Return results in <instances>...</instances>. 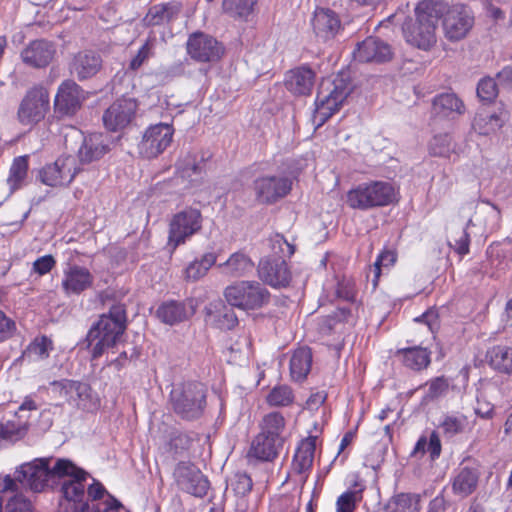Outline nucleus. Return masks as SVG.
I'll list each match as a JSON object with an SVG mask.
<instances>
[{
    "label": "nucleus",
    "mask_w": 512,
    "mask_h": 512,
    "mask_svg": "<svg viewBox=\"0 0 512 512\" xmlns=\"http://www.w3.org/2000/svg\"><path fill=\"white\" fill-rule=\"evenodd\" d=\"M446 4L443 0H422L415 8L416 20H406L402 32L407 43L422 50H429L436 43V28Z\"/></svg>",
    "instance_id": "obj_1"
},
{
    "label": "nucleus",
    "mask_w": 512,
    "mask_h": 512,
    "mask_svg": "<svg viewBox=\"0 0 512 512\" xmlns=\"http://www.w3.org/2000/svg\"><path fill=\"white\" fill-rule=\"evenodd\" d=\"M126 327L125 305L121 303L112 305L109 312L101 315L92 325L83 341L85 348H91V360L100 358L107 349L114 347L124 334Z\"/></svg>",
    "instance_id": "obj_2"
},
{
    "label": "nucleus",
    "mask_w": 512,
    "mask_h": 512,
    "mask_svg": "<svg viewBox=\"0 0 512 512\" xmlns=\"http://www.w3.org/2000/svg\"><path fill=\"white\" fill-rule=\"evenodd\" d=\"M272 254L263 257L258 264V276L267 285L274 288L289 286L292 275L286 259L295 252V246L289 243L281 234H275L270 239Z\"/></svg>",
    "instance_id": "obj_3"
},
{
    "label": "nucleus",
    "mask_w": 512,
    "mask_h": 512,
    "mask_svg": "<svg viewBox=\"0 0 512 512\" xmlns=\"http://www.w3.org/2000/svg\"><path fill=\"white\" fill-rule=\"evenodd\" d=\"M173 412L182 420H199L207 406V389L197 381H188L175 386L170 392Z\"/></svg>",
    "instance_id": "obj_4"
},
{
    "label": "nucleus",
    "mask_w": 512,
    "mask_h": 512,
    "mask_svg": "<svg viewBox=\"0 0 512 512\" xmlns=\"http://www.w3.org/2000/svg\"><path fill=\"white\" fill-rule=\"evenodd\" d=\"M396 199L393 185L386 181L361 183L347 192L346 203L352 209L366 211L387 206Z\"/></svg>",
    "instance_id": "obj_5"
},
{
    "label": "nucleus",
    "mask_w": 512,
    "mask_h": 512,
    "mask_svg": "<svg viewBox=\"0 0 512 512\" xmlns=\"http://www.w3.org/2000/svg\"><path fill=\"white\" fill-rule=\"evenodd\" d=\"M350 93V83L341 75H338L332 82H322L315 100L314 122L316 128L324 125L340 109Z\"/></svg>",
    "instance_id": "obj_6"
},
{
    "label": "nucleus",
    "mask_w": 512,
    "mask_h": 512,
    "mask_svg": "<svg viewBox=\"0 0 512 512\" xmlns=\"http://www.w3.org/2000/svg\"><path fill=\"white\" fill-rule=\"evenodd\" d=\"M223 296L230 306L244 311L261 309L271 300V294L263 284L247 280L228 285L223 291Z\"/></svg>",
    "instance_id": "obj_7"
},
{
    "label": "nucleus",
    "mask_w": 512,
    "mask_h": 512,
    "mask_svg": "<svg viewBox=\"0 0 512 512\" xmlns=\"http://www.w3.org/2000/svg\"><path fill=\"white\" fill-rule=\"evenodd\" d=\"M203 217L199 209L186 207L173 215L169 222L167 247L173 253L202 229Z\"/></svg>",
    "instance_id": "obj_8"
},
{
    "label": "nucleus",
    "mask_w": 512,
    "mask_h": 512,
    "mask_svg": "<svg viewBox=\"0 0 512 512\" xmlns=\"http://www.w3.org/2000/svg\"><path fill=\"white\" fill-rule=\"evenodd\" d=\"M49 109V93L43 86L29 89L21 100L17 119L22 125H34L44 119Z\"/></svg>",
    "instance_id": "obj_9"
},
{
    "label": "nucleus",
    "mask_w": 512,
    "mask_h": 512,
    "mask_svg": "<svg viewBox=\"0 0 512 512\" xmlns=\"http://www.w3.org/2000/svg\"><path fill=\"white\" fill-rule=\"evenodd\" d=\"M186 52L198 63H216L223 57L225 48L215 37L196 31L188 36Z\"/></svg>",
    "instance_id": "obj_10"
},
{
    "label": "nucleus",
    "mask_w": 512,
    "mask_h": 512,
    "mask_svg": "<svg viewBox=\"0 0 512 512\" xmlns=\"http://www.w3.org/2000/svg\"><path fill=\"white\" fill-rule=\"evenodd\" d=\"M444 36L450 42L464 39L474 26L472 10L463 4H455L443 13Z\"/></svg>",
    "instance_id": "obj_11"
},
{
    "label": "nucleus",
    "mask_w": 512,
    "mask_h": 512,
    "mask_svg": "<svg viewBox=\"0 0 512 512\" xmlns=\"http://www.w3.org/2000/svg\"><path fill=\"white\" fill-rule=\"evenodd\" d=\"M16 479L22 487L33 492H42L52 483L50 458H38L22 464L16 470Z\"/></svg>",
    "instance_id": "obj_12"
},
{
    "label": "nucleus",
    "mask_w": 512,
    "mask_h": 512,
    "mask_svg": "<svg viewBox=\"0 0 512 512\" xmlns=\"http://www.w3.org/2000/svg\"><path fill=\"white\" fill-rule=\"evenodd\" d=\"M80 171L72 155H62L39 171V179L50 187L68 186Z\"/></svg>",
    "instance_id": "obj_13"
},
{
    "label": "nucleus",
    "mask_w": 512,
    "mask_h": 512,
    "mask_svg": "<svg viewBox=\"0 0 512 512\" xmlns=\"http://www.w3.org/2000/svg\"><path fill=\"white\" fill-rule=\"evenodd\" d=\"M293 181L285 175H267L254 180L253 189L258 202L274 204L292 190Z\"/></svg>",
    "instance_id": "obj_14"
},
{
    "label": "nucleus",
    "mask_w": 512,
    "mask_h": 512,
    "mask_svg": "<svg viewBox=\"0 0 512 512\" xmlns=\"http://www.w3.org/2000/svg\"><path fill=\"white\" fill-rule=\"evenodd\" d=\"M174 129L171 125L158 123L148 127L138 144L139 153L147 158H155L172 142Z\"/></svg>",
    "instance_id": "obj_15"
},
{
    "label": "nucleus",
    "mask_w": 512,
    "mask_h": 512,
    "mask_svg": "<svg viewBox=\"0 0 512 512\" xmlns=\"http://www.w3.org/2000/svg\"><path fill=\"white\" fill-rule=\"evenodd\" d=\"M178 485L187 493L202 498L210 488L208 478L192 463L179 462L174 470Z\"/></svg>",
    "instance_id": "obj_16"
},
{
    "label": "nucleus",
    "mask_w": 512,
    "mask_h": 512,
    "mask_svg": "<svg viewBox=\"0 0 512 512\" xmlns=\"http://www.w3.org/2000/svg\"><path fill=\"white\" fill-rule=\"evenodd\" d=\"M86 99L85 91L74 81H63L57 90L54 109L60 116H73Z\"/></svg>",
    "instance_id": "obj_17"
},
{
    "label": "nucleus",
    "mask_w": 512,
    "mask_h": 512,
    "mask_svg": "<svg viewBox=\"0 0 512 512\" xmlns=\"http://www.w3.org/2000/svg\"><path fill=\"white\" fill-rule=\"evenodd\" d=\"M57 53L55 42L41 38L30 41L20 52L22 62L33 69H43L50 65Z\"/></svg>",
    "instance_id": "obj_18"
},
{
    "label": "nucleus",
    "mask_w": 512,
    "mask_h": 512,
    "mask_svg": "<svg viewBox=\"0 0 512 512\" xmlns=\"http://www.w3.org/2000/svg\"><path fill=\"white\" fill-rule=\"evenodd\" d=\"M209 152L188 154L178 166L180 177L188 182L190 188H197L204 183L209 170Z\"/></svg>",
    "instance_id": "obj_19"
},
{
    "label": "nucleus",
    "mask_w": 512,
    "mask_h": 512,
    "mask_svg": "<svg viewBox=\"0 0 512 512\" xmlns=\"http://www.w3.org/2000/svg\"><path fill=\"white\" fill-rule=\"evenodd\" d=\"M137 102L132 98H121L113 102L103 114L104 126L110 131L125 128L133 119Z\"/></svg>",
    "instance_id": "obj_20"
},
{
    "label": "nucleus",
    "mask_w": 512,
    "mask_h": 512,
    "mask_svg": "<svg viewBox=\"0 0 512 512\" xmlns=\"http://www.w3.org/2000/svg\"><path fill=\"white\" fill-rule=\"evenodd\" d=\"M394 53L390 44L377 37H367L357 44L353 51L355 60L362 63H385L392 59Z\"/></svg>",
    "instance_id": "obj_21"
},
{
    "label": "nucleus",
    "mask_w": 512,
    "mask_h": 512,
    "mask_svg": "<svg viewBox=\"0 0 512 512\" xmlns=\"http://www.w3.org/2000/svg\"><path fill=\"white\" fill-rule=\"evenodd\" d=\"M94 283V276L83 266L67 262L63 270L61 287L67 296L80 295L91 288Z\"/></svg>",
    "instance_id": "obj_22"
},
{
    "label": "nucleus",
    "mask_w": 512,
    "mask_h": 512,
    "mask_svg": "<svg viewBox=\"0 0 512 512\" xmlns=\"http://www.w3.org/2000/svg\"><path fill=\"white\" fill-rule=\"evenodd\" d=\"M315 79V71L308 65H301L286 72L284 86L294 96H309Z\"/></svg>",
    "instance_id": "obj_23"
},
{
    "label": "nucleus",
    "mask_w": 512,
    "mask_h": 512,
    "mask_svg": "<svg viewBox=\"0 0 512 512\" xmlns=\"http://www.w3.org/2000/svg\"><path fill=\"white\" fill-rule=\"evenodd\" d=\"M52 386L59 391L60 396L66 401L79 408L88 409V403L91 399V387L83 382L62 379L52 382Z\"/></svg>",
    "instance_id": "obj_24"
},
{
    "label": "nucleus",
    "mask_w": 512,
    "mask_h": 512,
    "mask_svg": "<svg viewBox=\"0 0 512 512\" xmlns=\"http://www.w3.org/2000/svg\"><path fill=\"white\" fill-rule=\"evenodd\" d=\"M183 10L178 1H169L152 5L142 19L145 27L165 26L176 21Z\"/></svg>",
    "instance_id": "obj_25"
},
{
    "label": "nucleus",
    "mask_w": 512,
    "mask_h": 512,
    "mask_svg": "<svg viewBox=\"0 0 512 512\" xmlns=\"http://www.w3.org/2000/svg\"><path fill=\"white\" fill-rule=\"evenodd\" d=\"M311 24L316 37L322 41L335 38L342 28L339 16L329 8H317Z\"/></svg>",
    "instance_id": "obj_26"
},
{
    "label": "nucleus",
    "mask_w": 512,
    "mask_h": 512,
    "mask_svg": "<svg viewBox=\"0 0 512 512\" xmlns=\"http://www.w3.org/2000/svg\"><path fill=\"white\" fill-rule=\"evenodd\" d=\"M110 151V137L103 133H92L84 137L78 150V159L81 164H90L99 161Z\"/></svg>",
    "instance_id": "obj_27"
},
{
    "label": "nucleus",
    "mask_w": 512,
    "mask_h": 512,
    "mask_svg": "<svg viewBox=\"0 0 512 512\" xmlns=\"http://www.w3.org/2000/svg\"><path fill=\"white\" fill-rule=\"evenodd\" d=\"M100 54L91 50L78 52L70 64V71L78 80L83 81L94 77L102 68Z\"/></svg>",
    "instance_id": "obj_28"
},
{
    "label": "nucleus",
    "mask_w": 512,
    "mask_h": 512,
    "mask_svg": "<svg viewBox=\"0 0 512 512\" xmlns=\"http://www.w3.org/2000/svg\"><path fill=\"white\" fill-rule=\"evenodd\" d=\"M284 447V443L258 433L252 440L247 458L249 461L271 462L276 459Z\"/></svg>",
    "instance_id": "obj_29"
},
{
    "label": "nucleus",
    "mask_w": 512,
    "mask_h": 512,
    "mask_svg": "<svg viewBox=\"0 0 512 512\" xmlns=\"http://www.w3.org/2000/svg\"><path fill=\"white\" fill-rule=\"evenodd\" d=\"M395 357L405 368L413 372H421L431 364V351L421 346L399 348L395 352Z\"/></svg>",
    "instance_id": "obj_30"
},
{
    "label": "nucleus",
    "mask_w": 512,
    "mask_h": 512,
    "mask_svg": "<svg viewBox=\"0 0 512 512\" xmlns=\"http://www.w3.org/2000/svg\"><path fill=\"white\" fill-rule=\"evenodd\" d=\"M194 312L193 307L184 301L168 300L158 306L156 317L162 323L173 326L188 320Z\"/></svg>",
    "instance_id": "obj_31"
},
{
    "label": "nucleus",
    "mask_w": 512,
    "mask_h": 512,
    "mask_svg": "<svg viewBox=\"0 0 512 512\" xmlns=\"http://www.w3.org/2000/svg\"><path fill=\"white\" fill-rule=\"evenodd\" d=\"M465 113L463 101L455 93H441L432 101V114L438 118H454Z\"/></svg>",
    "instance_id": "obj_32"
},
{
    "label": "nucleus",
    "mask_w": 512,
    "mask_h": 512,
    "mask_svg": "<svg viewBox=\"0 0 512 512\" xmlns=\"http://www.w3.org/2000/svg\"><path fill=\"white\" fill-rule=\"evenodd\" d=\"M316 450V437L309 436L303 439L294 454L292 470L295 474L303 475L311 470Z\"/></svg>",
    "instance_id": "obj_33"
},
{
    "label": "nucleus",
    "mask_w": 512,
    "mask_h": 512,
    "mask_svg": "<svg viewBox=\"0 0 512 512\" xmlns=\"http://www.w3.org/2000/svg\"><path fill=\"white\" fill-rule=\"evenodd\" d=\"M422 495L399 492L392 495L383 507V512H420Z\"/></svg>",
    "instance_id": "obj_34"
},
{
    "label": "nucleus",
    "mask_w": 512,
    "mask_h": 512,
    "mask_svg": "<svg viewBox=\"0 0 512 512\" xmlns=\"http://www.w3.org/2000/svg\"><path fill=\"white\" fill-rule=\"evenodd\" d=\"M259 433L281 443L286 441V420L282 413L273 411L263 416L259 422Z\"/></svg>",
    "instance_id": "obj_35"
},
{
    "label": "nucleus",
    "mask_w": 512,
    "mask_h": 512,
    "mask_svg": "<svg viewBox=\"0 0 512 512\" xmlns=\"http://www.w3.org/2000/svg\"><path fill=\"white\" fill-rule=\"evenodd\" d=\"M396 261L397 253L395 250L384 249L378 254L374 264L369 266L366 274L367 280L371 281L373 290L377 288L381 275L387 273Z\"/></svg>",
    "instance_id": "obj_36"
},
{
    "label": "nucleus",
    "mask_w": 512,
    "mask_h": 512,
    "mask_svg": "<svg viewBox=\"0 0 512 512\" xmlns=\"http://www.w3.org/2000/svg\"><path fill=\"white\" fill-rule=\"evenodd\" d=\"M232 306L225 305L222 301L210 304L208 315L212 318L213 324L221 330H232L238 324V318Z\"/></svg>",
    "instance_id": "obj_37"
},
{
    "label": "nucleus",
    "mask_w": 512,
    "mask_h": 512,
    "mask_svg": "<svg viewBox=\"0 0 512 512\" xmlns=\"http://www.w3.org/2000/svg\"><path fill=\"white\" fill-rule=\"evenodd\" d=\"M312 352L308 347L296 349L290 359V375L296 382L306 379L311 370Z\"/></svg>",
    "instance_id": "obj_38"
},
{
    "label": "nucleus",
    "mask_w": 512,
    "mask_h": 512,
    "mask_svg": "<svg viewBox=\"0 0 512 512\" xmlns=\"http://www.w3.org/2000/svg\"><path fill=\"white\" fill-rule=\"evenodd\" d=\"M222 273L230 277H242L252 271L254 263L242 252L233 253L224 263L218 265Z\"/></svg>",
    "instance_id": "obj_39"
},
{
    "label": "nucleus",
    "mask_w": 512,
    "mask_h": 512,
    "mask_svg": "<svg viewBox=\"0 0 512 512\" xmlns=\"http://www.w3.org/2000/svg\"><path fill=\"white\" fill-rule=\"evenodd\" d=\"M486 359L493 369L512 376V347L493 346L487 351Z\"/></svg>",
    "instance_id": "obj_40"
},
{
    "label": "nucleus",
    "mask_w": 512,
    "mask_h": 512,
    "mask_svg": "<svg viewBox=\"0 0 512 512\" xmlns=\"http://www.w3.org/2000/svg\"><path fill=\"white\" fill-rule=\"evenodd\" d=\"M479 473L475 468L463 467L452 482L453 492L463 497L470 495L477 487Z\"/></svg>",
    "instance_id": "obj_41"
},
{
    "label": "nucleus",
    "mask_w": 512,
    "mask_h": 512,
    "mask_svg": "<svg viewBox=\"0 0 512 512\" xmlns=\"http://www.w3.org/2000/svg\"><path fill=\"white\" fill-rule=\"evenodd\" d=\"M28 169V155L18 156L13 160L7 179V183L11 192H14L24 186L28 175Z\"/></svg>",
    "instance_id": "obj_42"
},
{
    "label": "nucleus",
    "mask_w": 512,
    "mask_h": 512,
    "mask_svg": "<svg viewBox=\"0 0 512 512\" xmlns=\"http://www.w3.org/2000/svg\"><path fill=\"white\" fill-rule=\"evenodd\" d=\"M442 451L441 441L436 431L430 434L429 439L422 435L415 444L411 457H423L426 452L429 453L432 461L439 458Z\"/></svg>",
    "instance_id": "obj_43"
},
{
    "label": "nucleus",
    "mask_w": 512,
    "mask_h": 512,
    "mask_svg": "<svg viewBox=\"0 0 512 512\" xmlns=\"http://www.w3.org/2000/svg\"><path fill=\"white\" fill-rule=\"evenodd\" d=\"M258 0H223V11L234 19L248 20L254 13Z\"/></svg>",
    "instance_id": "obj_44"
},
{
    "label": "nucleus",
    "mask_w": 512,
    "mask_h": 512,
    "mask_svg": "<svg viewBox=\"0 0 512 512\" xmlns=\"http://www.w3.org/2000/svg\"><path fill=\"white\" fill-rule=\"evenodd\" d=\"M51 480L54 483L55 478L71 477L72 479H86L88 473L82 468L77 467L71 460L60 458L51 468Z\"/></svg>",
    "instance_id": "obj_45"
},
{
    "label": "nucleus",
    "mask_w": 512,
    "mask_h": 512,
    "mask_svg": "<svg viewBox=\"0 0 512 512\" xmlns=\"http://www.w3.org/2000/svg\"><path fill=\"white\" fill-rule=\"evenodd\" d=\"M53 341L42 335L36 337L23 352V357H27L32 361L43 360L49 357L50 352L53 350Z\"/></svg>",
    "instance_id": "obj_46"
},
{
    "label": "nucleus",
    "mask_w": 512,
    "mask_h": 512,
    "mask_svg": "<svg viewBox=\"0 0 512 512\" xmlns=\"http://www.w3.org/2000/svg\"><path fill=\"white\" fill-rule=\"evenodd\" d=\"M502 126L503 120L496 113H477L472 123L473 129L480 135L495 133Z\"/></svg>",
    "instance_id": "obj_47"
},
{
    "label": "nucleus",
    "mask_w": 512,
    "mask_h": 512,
    "mask_svg": "<svg viewBox=\"0 0 512 512\" xmlns=\"http://www.w3.org/2000/svg\"><path fill=\"white\" fill-rule=\"evenodd\" d=\"M86 479H72L65 481L61 486V491L65 499L81 504V512L88 509V504L83 502L85 496V486L83 482Z\"/></svg>",
    "instance_id": "obj_48"
},
{
    "label": "nucleus",
    "mask_w": 512,
    "mask_h": 512,
    "mask_svg": "<svg viewBox=\"0 0 512 512\" xmlns=\"http://www.w3.org/2000/svg\"><path fill=\"white\" fill-rule=\"evenodd\" d=\"M216 256L214 253H206L201 259L191 262L186 268V276L193 281L206 275L207 271L215 264Z\"/></svg>",
    "instance_id": "obj_49"
},
{
    "label": "nucleus",
    "mask_w": 512,
    "mask_h": 512,
    "mask_svg": "<svg viewBox=\"0 0 512 512\" xmlns=\"http://www.w3.org/2000/svg\"><path fill=\"white\" fill-rule=\"evenodd\" d=\"M157 38L154 34L148 36L144 44L139 48L137 54L131 59L129 68L138 70L146 61L155 55Z\"/></svg>",
    "instance_id": "obj_50"
},
{
    "label": "nucleus",
    "mask_w": 512,
    "mask_h": 512,
    "mask_svg": "<svg viewBox=\"0 0 512 512\" xmlns=\"http://www.w3.org/2000/svg\"><path fill=\"white\" fill-rule=\"evenodd\" d=\"M476 93L481 102L491 104L498 96L499 84L494 78L485 76L479 80Z\"/></svg>",
    "instance_id": "obj_51"
},
{
    "label": "nucleus",
    "mask_w": 512,
    "mask_h": 512,
    "mask_svg": "<svg viewBox=\"0 0 512 512\" xmlns=\"http://www.w3.org/2000/svg\"><path fill=\"white\" fill-rule=\"evenodd\" d=\"M449 246L460 256H464L469 253L470 236L467 232L466 227L456 226L451 232L449 239Z\"/></svg>",
    "instance_id": "obj_52"
},
{
    "label": "nucleus",
    "mask_w": 512,
    "mask_h": 512,
    "mask_svg": "<svg viewBox=\"0 0 512 512\" xmlns=\"http://www.w3.org/2000/svg\"><path fill=\"white\" fill-rule=\"evenodd\" d=\"M467 425V417L464 415H445L440 422L439 428L447 437H453L464 432Z\"/></svg>",
    "instance_id": "obj_53"
},
{
    "label": "nucleus",
    "mask_w": 512,
    "mask_h": 512,
    "mask_svg": "<svg viewBox=\"0 0 512 512\" xmlns=\"http://www.w3.org/2000/svg\"><path fill=\"white\" fill-rule=\"evenodd\" d=\"M429 151L432 156L449 157L454 151L451 136L447 133L435 135L430 141Z\"/></svg>",
    "instance_id": "obj_54"
},
{
    "label": "nucleus",
    "mask_w": 512,
    "mask_h": 512,
    "mask_svg": "<svg viewBox=\"0 0 512 512\" xmlns=\"http://www.w3.org/2000/svg\"><path fill=\"white\" fill-rule=\"evenodd\" d=\"M425 386L428 388L422 402L428 403L445 395L449 389V382L444 376H439L427 381Z\"/></svg>",
    "instance_id": "obj_55"
},
{
    "label": "nucleus",
    "mask_w": 512,
    "mask_h": 512,
    "mask_svg": "<svg viewBox=\"0 0 512 512\" xmlns=\"http://www.w3.org/2000/svg\"><path fill=\"white\" fill-rule=\"evenodd\" d=\"M267 403L270 406L281 407L288 406L294 400L292 389L287 385L274 387L267 395Z\"/></svg>",
    "instance_id": "obj_56"
},
{
    "label": "nucleus",
    "mask_w": 512,
    "mask_h": 512,
    "mask_svg": "<svg viewBox=\"0 0 512 512\" xmlns=\"http://www.w3.org/2000/svg\"><path fill=\"white\" fill-rule=\"evenodd\" d=\"M363 488L347 490L336 501V512H354L358 502L362 500Z\"/></svg>",
    "instance_id": "obj_57"
},
{
    "label": "nucleus",
    "mask_w": 512,
    "mask_h": 512,
    "mask_svg": "<svg viewBox=\"0 0 512 512\" xmlns=\"http://www.w3.org/2000/svg\"><path fill=\"white\" fill-rule=\"evenodd\" d=\"M191 443L192 439L187 433L175 429L170 432L167 445L169 452L180 455L190 448Z\"/></svg>",
    "instance_id": "obj_58"
},
{
    "label": "nucleus",
    "mask_w": 512,
    "mask_h": 512,
    "mask_svg": "<svg viewBox=\"0 0 512 512\" xmlns=\"http://www.w3.org/2000/svg\"><path fill=\"white\" fill-rule=\"evenodd\" d=\"M231 488L236 496L245 497L253 487V481L247 473L237 472L231 479Z\"/></svg>",
    "instance_id": "obj_59"
},
{
    "label": "nucleus",
    "mask_w": 512,
    "mask_h": 512,
    "mask_svg": "<svg viewBox=\"0 0 512 512\" xmlns=\"http://www.w3.org/2000/svg\"><path fill=\"white\" fill-rule=\"evenodd\" d=\"M5 512H34V508L29 499L15 495L6 503Z\"/></svg>",
    "instance_id": "obj_60"
},
{
    "label": "nucleus",
    "mask_w": 512,
    "mask_h": 512,
    "mask_svg": "<svg viewBox=\"0 0 512 512\" xmlns=\"http://www.w3.org/2000/svg\"><path fill=\"white\" fill-rule=\"evenodd\" d=\"M15 332V321L0 310V342L12 338Z\"/></svg>",
    "instance_id": "obj_61"
},
{
    "label": "nucleus",
    "mask_w": 512,
    "mask_h": 512,
    "mask_svg": "<svg viewBox=\"0 0 512 512\" xmlns=\"http://www.w3.org/2000/svg\"><path fill=\"white\" fill-rule=\"evenodd\" d=\"M56 265V260L52 255H44L33 262L32 270L40 276L49 273Z\"/></svg>",
    "instance_id": "obj_62"
},
{
    "label": "nucleus",
    "mask_w": 512,
    "mask_h": 512,
    "mask_svg": "<svg viewBox=\"0 0 512 512\" xmlns=\"http://www.w3.org/2000/svg\"><path fill=\"white\" fill-rule=\"evenodd\" d=\"M487 255L489 257V262L496 269H505L507 266V262L505 261V254L499 246H490L487 249Z\"/></svg>",
    "instance_id": "obj_63"
},
{
    "label": "nucleus",
    "mask_w": 512,
    "mask_h": 512,
    "mask_svg": "<svg viewBox=\"0 0 512 512\" xmlns=\"http://www.w3.org/2000/svg\"><path fill=\"white\" fill-rule=\"evenodd\" d=\"M474 411L480 418L489 420L492 419L495 414V407L481 396L477 398V405Z\"/></svg>",
    "instance_id": "obj_64"
}]
</instances>
